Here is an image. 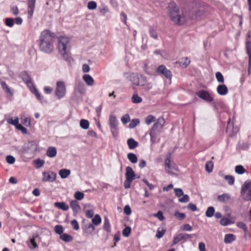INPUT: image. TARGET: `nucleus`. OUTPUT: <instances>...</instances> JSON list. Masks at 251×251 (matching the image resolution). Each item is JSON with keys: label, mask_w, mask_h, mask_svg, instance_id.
Instances as JSON below:
<instances>
[{"label": "nucleus", "mask_w": 251, "mask_h": 251, "mask_svg": "<svg viewBox=\"0 0 251 251\" xmlns=\"http://www.w3.org/2000/svg\"><path fill=\"white\" fill-rule=\"evenodd\" d=\"M195 234H189L187 233H179L174 237L173 245H176L181 241H186L188 239H191Z\"/></svg>", "instance_id": "nucleus-6"}, {"label": "nucleus", "mask_w": 251, "mask_h": 251, "mask_svg": "<svg viewBox=\"0 0 251 251\" xmlns=\"http://www.w3.org/2000/svg\"><path fill=\"white\" fill-rule=\"evenodd\" d=\"M83 79L88 86H92L94 84V80L90 75H84Z\"/></svg>", "instance_id": "nucleus-21"}, {"label": "nucleus", "mask_w": 251, "mask_h": 251, "mask_svg": "<svg viewBox=\"0 0 251 251\" xmlns=\"http://www.w3.org/2000/svg\"><path fill=\"white\" fill-rule=\"evenodd\" d=\"M57 153L55 147H50L47 151V155L50 157H54Z\"/></svg>", "instance_id": "nucleus-23"}, {"label": "nucleus", "mask_w": 251, "mask_h": 251, "mask_svg": "<svg viewBox=\"0 0 251 251\" xmlns=\"http://www.w3.org/2000/svg\"><path fill=\"white\" fill-rule=\"evenodd\" d=\"M131 228L129 226L126 227L123 230V235L126 237L129 236L131 232Z\"/></svg>", "instance_id": "nucleus-54"}, {"label": "nucleus", "mask_w": 251, "mask_h": 251, "mask_svg": "<svg viewBox=\"0 0 251 251\" xmlns=\"http://www.w3.org/2000/svg\"><path fill=\"white\" fill-rule=\"evenodd\" d=\"M70 170L66 169H61L59 172V174L62 178H67L70 175Z\"/></svg>", "instance_id": "nucleus-27"}, {"label": "nucleus", "mask_w": 251, "mask_h": 251, "mask_svg": "<svg viewBox=\"0 0 251 251\" xmlns=\"http://www.w3.org/2000/svg\"><path fill=\"white\" fill-rule=\"evenodd\" d=\"M54 205L55 207L58 208L59 209H62L64 211H67L69 209V207L68 205H67L64 202H55Z\"/></svg>", "instance_id": "nucleus-22"}, {"label": "nucleus", "mask_w": 251, "mask_h": 251, "mask_svg": "<svg viewBox=\"0 0 251 251\" xmlns=\"http://www.w3.org/2000/svg\"><path fill=\"white\" fill-rule=\"evenodd\" d=\"M103 228L107 232H110L111 231L110 224L106 217H105L104 220Z\"/></svg>", "instance_id": "nucleus-36"}, {"label": "nucleus", "mask_w": 251, "mask_h": 251, "mask_svg": "<svg viewBox=\"0 0 251 251\" xmlns=\"http://www.w3.org/2000/svg\"><path fill=\"white\" fill-rule=\"evenodd\" d=\"M243 200L245 201H251V188L249 190L248 194L243 197Z\"/></svg>", "instance_id": "nucleus-64"}, {"label": "nucleus", "mask_w": 251, "mask_h": 251, "mask_svg": "<svg viewBox=\"0 0 251 251\" xmlns=\"http://www.w3.org/2000/svg\"><path fill=\"white\" fill-rule=\"evenodd\" d=\"M109 124L110 128L118 127L117 121L115 116L113 115L109 116Z\"/></svg>", "instance_id": "nucleus-26"}, {"label": "nucleus", "mask_w": 251, "mask_h": 251, "mask_svg": "<svg viewBox=\"0 0 251 251\" xmlns=\"http://www.w3.org/2000/svg\"><path fill=\"white\" fill-rule=\"evenodd\" d=\"M127 144L129 149L133 150L138 146V143L133 138H129L127 140Z\"/></svg>", "instance_id": "nucleus-19"}, {"label": "nucleus", "mask_w": 251, "mask_h": 251, "mask_svg": "<svg viewBox=\"0 0 251 251\" xmlns=\"http://www.w3.org/2000/svg\"><path fill=\"white\" fill-rule=\"evenodd\" d=\"M37 144L35 141H32L28 142L25 145V150L29 153H34L37 150Z\"/></svg>", "instance_id": "nucleus-9"}, {"label": "nucleus", "mask_w": 251, "mask_h": 251, "mask_svg": "<svg viewBox=\"0 0 251 251\" xmlns=\"http://www.w3.org/2000/svg\"><path fill=\"white\" fill-rule=\"evenodd\" d=\"M230 195L228 193H224L221 195H219L217 197L218 201L223 203L227 202L230 200Z\"/></svg>", "instance_id": "nucleus-17"}, {"label": "nucleus", "mask_w": 251, "mask_h": 251, "mask_svg": "<svg viewBox=\"0 0 251 251\" xmlns=\"http://www.w3.org/2000/svg\"><path fill=\"white\" fill-rule=\"evenodd\" d=\"M166 229L164 228L162 229V230H161L158 229L156 233V237L158 239L162 238L166 233Z\"/></svg>", "instance_id": "nucleus-51"}, {"label": "nucleus", "mask_w": 251, "mask_h": 251, "mask_svg": "<svg viewBox=\"0 0 251 251\" xmlns=\"http://www.w3.org/2000/svg\"><path fill=\"white\" fill-rule=\"evenodd\" d=\"M0 84L2 88L4 91V92L7 93L9 94L10 96H13V93L11 91L10 88L9 87V86L7 85L6 82L4 81H0Z\"/></svg>", "instance_id": "nucleus-25"}, {"label": "nucleus", "mask_w": 251, "mask_h": 251, "mask_svg": "<svg viewBox=\"0 0 251 251\" xmlns=\"http://www.w3.org/2000/svg\"><path fill=\"white\" fill-rule=\"evenodd\" d=\"M56 96L58 99L63 98L66 93V88L65 83L62 81L56 82V87L55 91Z\"/></svg>", "instance_id": "nucleus-5"}, {"label": "nucleus", "mask_w": 251, "mask_h": 251, "mask_svg": "<svg viewBox=\"0 0 251 251\" xmlns=\"http://www.w3.org/2000/svg\"><path fill=\"white\" fill-rule=\"evenodd\" d=\"M180 229L183 231H190L192 230L193 228L189 224H185L181 226Z\"/></svg>", "instance_id": "nucleus-53"}, {"label": "nucleus", "mask_w": 251, "mask_h": 251, "mask_svg": "<svg viewBox=\"0 0 251 251\" xmlns=\"http://www.w3.org/2000/svg\"><path fill=\"white\" fill-rule=\"evenodd\" d=\"M203 13V8H201L199 10H198L195 13L194 15H193L191 18L192 19H197L199 17H200Z\"/></svg>", "instance_id": "nucleus-37"}, {"label": "nucleus", "mask_w": 251, "mask_h": 251, "mask_svg": "<svg viewBox=\"0 0 251 251\" xmlns=\"http://www.w3.org/2000/svg\"><path fill=\"white\" fill-rule=\"evenodd\" d=\"M70 206L72 208L73 213L76 215L78 211L80 210V206L78 202L76 200H74L71 201Z\"/></svg>", "instance_id": "nucleus-16"}, {"label": "nucleus", "mask_w": 251, "mask_h": 251, "mask_svg": "<svg viewBox=\"0 0 251 251\" xmlns=\"http://www.w3.org/2000/svg\"><path fill=\"white\" fill-rule=\"evenodd\" d=\"M60 238L65 242H70L73 240L72 236L67 233H63L60 236Z\"/></svg>", "instance_id": "nucleus-28"}, {"label": "nucleus", "mask_w": 251, "mask_h": 251, "mask_svg": "<svg viewBox=\"0 0 251 251\" xmlns=\"http://www.w3.org/2000/svg\"><path fill=\"white\" fill-rule=\"evenodd\" d=\"M165 124V120L162 117H159L153 124L150 131L151 140L153 143L156 141L157 138L160 135L161 129Z\"/></svg>", "instance_id": "nucleus-4"}, {"label": "nucleus", "mask_w": 251, "mask_h": 251, "mask_svg": "<svg viewBox=\"0 0 251 251\" xmlns=\"http://www.w3.org/2000/svg\"><path fill=\"white\" fill-rule=\"evenodd\" d=\"M237 226L239 228L242 229L245 232H248V229L247 225L242 222H238L236 224Z\"/></svg>", "instance_id": "nucleus-43"}, {"label": "nucleus", "mask_w": 251, "mask_h": 251, "mask_svg": "<svg viewBox=\"0 0 251 251\" xmlns=\"http://www.w3.org/2000/svg\"><path fill=\"white\" fill-rule=\"evenodd\" d=\"M216 78L218 82L223 83L224 82V78L221 72H218L215 74Z\"/></svg>", "instance_id": "nucleus-48"}, {"label": "nucleus", "mask_w": 251, "mask_h": 251, "mask_svg": "<svg viewBox=\"0 0 251 251\" xmlns=\"http://www.w3.org/2000/svg\"><path fill=\"white\" fill-rule=\"evenodd\" d=\"M235 220L233 218H231V220H229L227 218H223L220 221V224L223 226H227L234 224Z\"/></svg>", "instance_id": "nucleus-20"}, {"label": "nucleus", "mask_w": 251, "mask_h": 251, "mask_svg": "<svg viewBox=\"0 0 251 251\" xmlns=\"http://www.w3.org/2000/svg\"><path fill=\"white\" fill-rule=\"evenodd\" d=\"M149 32L151 38H153L155 40L158 39V35L156 29L154 27H153L152 26H150Z\"/></svg>", "instance_id": "nucleus-29"}, {"label": "nucleus", "mask_w": 251, "mask_h": 251, "mask_svg": "<svg viewBox=\"0 0 251 251\" xmlns=\"http://www.w3.org/2000/svg\"><path fill=\"white\" fill-rule=\"evenodd\" d=\"M7 122L8 124L13 125L16 127L19 124V118L18 117H16L14 120H13L12 118H9Z\"/></svg>", "instance_id": "nucleus-47"}, {"label": "nucleus", "mask_w": 251, "mask_h": 251, "mask_svg": "<svg viewBox=\"0 0 251 251\" xmlns=\"http://www.w3.org/2000/svg\"><path fill=\"white\" fill-rule=\"evenodd\" d=\"M196 95L201 99L210 102L213 100V98L208 92L205 90H201L196 93Z\"/></svg>", "instance_id": "nucleus-7"}, {"label": "nucleus", "mask_w": 251, "mask_h": 251, "mask_svg": "<svg viewBox=\"0 0 251 251\" xmlns=\"http://www.w3.org/2000/svg\"><path fill=\"white\" fill-rule=\"evenodd\" d=\"M21 122L26 126H29L31 125L30 119L29 117H25L24 119L21 118Z\"/></svg>", "instance_id": "nucleus-52"}, {"label": "nucleus", "mask_w": 251, "mask_h": 251, "mask_svg": "<svg viewBox=\"0 0 251 251\" xmlns=\"http://www.w3.org/2000/svg\"><path fill=\"white\" fill-rule=\"evenodd\" d=\"M31 91L35 94L36 98L40 100H41L43 99V97L41 95V94L39 93L38 91L37 90L35 87L31 86L30 88Z\"/></svg>", "instance_id": "nucleus-40"}, {"label": "nucleus", "mask_w": 251, "mask_h": 251, "mask_svg": "<svg viewBox=\"0 0 251 251\" xmlns=\"http://www.w3.org/2000/svg\"><path fill=\"white\" fill-rule=\"evenodd\" d=\"M80 126L82 128L87 129L89 128V122L87 120L81 119L80 121Z\"/></svg>", "instance_id": "nucleus-39"}, {"label": "nucleus", "mask_w": 251, "mask_h": 251, "mask_svg": "<svg viewBox=\"0 0 251 251\" xmlns=\"http://www.w3.org/2000/svg\"><path fill=\"white\" fill-rule=\"evenodd\" d=\"M174 216L177 218L179 220H182L184 219L186 216L183 213H180L179 212H176L174 214Z\"/></svg>", "instance_id": "nucleus-57"}, {"label": "nucleus", "mask_w": 251, "mask_h": 251, "mask_svg": "<svg viewBox=\"0 0 251 251\" xmlns=\"http://www.w3.org/2000/svg\"><path fill=\"white\" fill-rule=\"evenodd\" d=\"M213 167V163L211 161H209L206 162L205 164L206 171L208 173L212 172Z\"/></svg>", "instance_id": "nucleus-44"}, {"label": "nucleus", "mask_w": 251, "mask_h": 251, "mask_svg": "<svg viewBox=\"0 0 251 251\" xmlns=\"http://www.w3.org/2000/svg\"><path fill=\"white\" fill-rule=\"evenodd\" d=\"M140 123V120L138 119H132L129 124L128 126L130 128L135 127Z\"/></svg>", "instance_id": "nucleus-45"}, {"label": "nucleus", "mask_w": 251, "mask_h": 251, "mask_svg": "<svg viewBox=\"0 0 251 251\" xmlns=\"http://www.w3.org/2000/svg\"><path fill=\"white\" fill-rule=\"evenodd\" d=\"M169 13L171 20L176 24L182 25L185 22V17L182 11L175 3H171L169 6Z\"/></svg>", "instance_id": "nucleus-3"}, {"label": "nucleus", "mask_w": 251, "mask_h": 251, "mask_svg": "<svg viewBox=\"0 0 251 251\" xmlns=\"http://www.w3.org/2000/svg\"><path fill=\"white\" fill-rule=\"evenodd\" d=\"M87 7L90 10H94L97 8V3L95 1H89L87 5Z\"/></svg>", "instance_id": "nucleus-58"}, {"label": "nucleus", "mask_w": 251, "mask_h": 251, "mask_svg": "<svg viewBox=\"0 0 251 251\" xmlns=\"http://www.w3.org/2000/svg\"><path fill=\"white\" fill-rule=\"evenodd\" d=\"M127 158L128 159V160L132 163L135 164L138 161V159H137V157L136 155L133 153H131V152L127 154Z\"/></svg>", "instance_id": "nucleus-33"}, {"label": "nucleus", "mask_w": 251, "mask_h": 251, "mask_svg": "<svg viewBox=\"0 0 251 251\" xmlns=\"http://www.w3.org/2000/svg\"><path fill=\"white\" fill-rule=\"evenodd\" d=\"M138 81L139 82L138 86H143L147 82V78L143 75L139 74Z\"/></svg>", "instance_id": "nucleus-34"}, {"label": "nucleus", "mask_w": 251, "mask_h": 251, "mask_svg": "<svg viewBox=\"0 0 251 251\" xmlns=\"http://www.w3.org/2000/svg\"><path fill=\"white\" fill-rule=\"evenodd\" d=\"M217 91L220 95L224 96L227 94L228 88L226 85L221 84L218 86Z\"/></svg>", "instance_id": "nucleus-15"}, {"label": "nucleus", "mask_w": 251, "mask_h": 251, "mask_svg": "<svg viewBox=\"0 0 251 251\" xmlns=\"http://www.w3.org/2000/svg\"><path fill=\"white\" fill-rule=\"evenodd\" d=\"M225 179L228 181V184L232 185L234 184L235 179L233 176L230 175H226L224 177Z\"/></svg>", "instance_id": "nucleus-46"}, {"label": "nucleus", "mask_w": 251, "mask_h": 251, "mask_svg": "<svg viewBox=\"0 0 251 251\" xmlns=\"http://www.w3.org/2000/svg\"><path fill=\"white\" fill-rule=\"evenodd\" d=\"M36 0H27L28 6V18H31L32 17L35 6Z\"/></svg>", "instance_id": "nucleus-12"}, {"label": "nucleus", "mask_w": 251, "mask_h": 251, "mask_svg": "<svg viewBox=\"0 0 251 251\" xmlns=\"http://www.w3.org/2000/svg\"><path fill=\"white\" fill-rule=\"evenodd\" d=\"M20 76L28 87L31 88V86H33V84L31 82V79L27 72H22L20 74Z\"/></svg>", "instance_id": "nucleus-11"}, {"label": "nucleus", "mask_w": 251, "mask_h": 251, "mask_svg": "<svg viewBox=\"0 0 251 251\" xmlns=\"http://www.w3.org/2000/svg\"><path fill=\"white\" fill-rule=\"evenodd\" d=\"M215 213V208L213 206H209L205 212V216L208 218L213 217Z\"/></svg>", "instance_id": "nucleus-32"}, {"label": "nucleus", "mask_w": 251, "mask_h": 251, "mask_svg": "<svg viewBox=\"0 0 251 251\" xmlns=\"http://www.w3.org/2000/svg\"><path fill=\"white\" fill-rule=\"evenodd\" d=\"M235 171L238 174L242 175L246 172V170L242 165H238L235 167Z\"/></svg>", "instance_id": "nucleus-42"}, {"label": "nucleus", "mask_w": 251, "mask_h": 251, "mask_svg": "<svg viewBox=\"0 0 251 251\" xmlns=\"http://www.w3.org/2000/svg\"><path fill=\"white\" fill-rule=\"evenodd\" d=\"M139 74L133 75L131 77V81L135 85L138 86L139 82L138 81Z\"/></svg>", "instance_id": "nucleus-55"}, {"label": "nucleus", "mask_w": 251, "mask_h": 251, "mask_svg": "<svg viewBox=\"0 0 251 251\" xmlns=\"http://www.w3.org/2000/svg\"><path fill=\"white\" fill-rule=\"evenodd\" d=\"M251 187V180H247L243 184L241 189V196L243 198L244 196H246V192Z\"/></svg>", "instance_id": "nucleus-14"}, {"label": "nucleus", "mask_w": 251, "mask_h": 251, "mask_svg": "<svg viewBox=\"0 0 251 251\" xmlns=\"http://www.w3.org/2000/svg\"><path fill=\"white\" fill-rule=\"evenodd\" d=\"M55 34L48 30L43 31L39 38V48L41 51L47 53H51L53 50V37Z\"/></svg>", "instance_id": "nucleus-1"}, {"label": "nucleus", "mask_w": 251, "mask_h": 251, "mask_svg": "<svg viewBox=\"0 0 251 251\" xmlns=\"http://www.w3.org/2000/svg\"><path fill=\"white\" fill-rule=\"evenodd\" d=\"M54 231L57 234L61 235L63 234V227L61 225H56L54 226Z\"/></svg>", "instance_id": "nucleus-49"}, {"label": "nucleus", "mask_w": 251, "mask_h": 251, "mask_svg": "<svg viewBox=\"0 0 251 251\" xmlns=\"http://www.w3.org/2000/svg\"><path fill=\"white\" fill-rule=\"evenodd\" d=\"M84 195L82 192L76 191L74 195V197L77 200H81L84 198Z\"/></svg>", "instance_id": "nucleus-50"}, {"label": "nucleus", "mask_w": 251, "mask_h": 251, "mask_svg": "<svg viewBox=\"0 0 251 251\" xmlns=\"http://www.w3.org/2000/svg\"><path fill=\"white\" fill-rule=\"evenodd\" d=\"M178 201L182 203H186L189 201V197L188 195H183V197L179 198Z\"/></svg>", "instance_id": "nucleus-61"}, {"label": "nucleus", "mask_w": 251, "mask_h": 251, "mask_svg": "<svg viewBox=\"0 0 251 251\" xmlns=\"http://www.w3.org/2000/svg\"><path fill=\"white\" fill-rule=\"evenodd\" d=\"M83 229L85 230L86 232L91 233L95 229V228L93 226V224L89 223L84 226Z\"/></svg>", "instance_id": "nucleus-31"}, {"label": "nucleus", "mask_w": 251, "mask_h": 251, "mask_svg": "<svg viewBox=\"0 0 251 251\" xmlns=\"http://www.w3.org/2000/svg\"><path fill=\"white\" fill-rule=\"evenodd\" d=\"M16 128L17 129H18V130H19L21 131H22V132L23 133H24V134H26V133H27V129H26L25 127L24 126H23L22 125H21V124H19L17 125V126H16Z\"/></svg>", "instance_id": "nucleus-63"}, {"label": "nucleus", "mask_w": 251, "mask_h": 251, "mask_svg": "<svg viewBox=\"0 0 251 251\" xmlns=\"http://www.w3.org/2000/svg\"><path fill=\"white\" fill-rule=\"evenodd\" d=\"M155 118L152 115L148 116L146 119V123L148 125L155 121Z\"/></svg>", "instance_id": "nucleus-56"}, {"label": "nucleus", "mask_w": 251, "mask_h": 251, "mask_svg": "<svg viewBox=\"0 0 251 251\" xmlns=\"http://www.w3.org/2000/svg\"><path fill=\"white\" fill-rule=\"evenodd\" d=\"M75 90L80 94H83L85 92V86L82 82L77 83L75 86Z\"/></svg>", "instance_id": "nucleus-24"}, {"label": "nucleus", "mask_w": 251, "mask_h": 251, "mask_svg": "<svg viewBox=\"0 0 251 251\" xmlns=\"http://www.w3.org/2000/svg\"><path fill=\"white\" fill-rule=\"evenodd\" d=\"M92 222L93 225L97 226L101 222V219L99 214H96L92 219Z\"/></svg>", "instance_id": "nucleus-38"}, {"label": "nucleus", "mask_w": 251, "mask_h": 251, "mask_svg": "<svg viewBox=\"0 0 251 251\" xmlns=\"http://www.w3.org/2000/svg\"><path fill=\"white\" fill-rule=\"evenodd\" d=\"M156 72L163 75L168 79H171L172 76L171 72L168 70L166 67L163 65H160L156 68Z\"/></svg>", "instance_id": "nucleus-8"}, {"label": "nucleus", "mask_w": 251, "mask_h": 251, "mask_svg": "<svg viewBox=\"0 0 251 251\" xmlns=\"http://www.w3.org/2000/svg\"><path fill=\"white\" fill-rule=\"evenodd\" d=\"M179 62L182 67L185 68L190 64V60L187 57H183L180 59Z\"/></svg>", "instance_id": "nucleus-30"}, {"label": "nucleus", "mask_w": 251, "mask_h": 251, "mask_svg": "<svg viewBox=\"0 0 251 251\" xmlns=\"http://www.w3.org/2000/svg\"><path fill=\"white\" fill-rule=\"evenodd\" d=\"M130 121V117L128 114H125L121 118V121L124 124H126Z\"/></svg>", "instance_id": "nucleus-60"}, {"label": "nucleus", "mask_w": 251, "mask_h": 251, "mask_svg": "<svg viewBox=\"0 0 251 251\" xmlns=\"http://www.w3.org/2000/svg\"><path fill=\"white\" fill-rule=\"evenodd\" d=\"M125 176L126 179L133 181L136 178V175L133 169L130 167H127L126 169Z\"/></svg>", "instance_id": "nucleus-13"}, {"label": "nucleus", "mask_w": 251, "mask_h": 251, "mask_svg": "<svg viewBox=\"0 0 251 251\" xmlns=\"http://www.w3.org/2000/svg\"><path fill=\"white\" fill-rule=\"evenodd\" d=\"M131 100L134 103H139L142 102V99L137 93H134L131 98Z\"/></svg>", "instance_id": "nucleus-35"}, {"label": "nucleus", "mask_w": 251, "mask_h": 251, "mask_svg": "<svg viewBox=\"0 0 251 251\" xmlns=\"http://www.w3.org/2000/svg\"><path fill=\"white\" fill-rule=\"evenodd\" d=\"M34 162L36 165V168H39L41 167L45 163V161L43 160H41L40 159L35 160Z\"/></svg>", "instance_id": "nucleus-62"}, {"label": "nucleus", "mask_w": 251, "mask_h": 251, "mask_svg": "<svg viewBox=\"0 0 251 251\" xmlns=\"http://www.w3.org/2000/svg\"><path fill=\"white\" fill-rule=\"evenodd\" d=\"M5 24L9 27H12L14 25V19L11 18H6Z\"/></svg>", "instance_id": "nucleus-59"}, {"label": "nucleus", "mask_w": 251, "mask_h": 251, "mask_svg": "<svg viewBox=\"0 0 251 251\" xmlns=\"http://www.w3.org/2000/svg\"><path fill=\"white\" fill-rule=\"evenodd\" d=\"M43 175L44 181L53 182L56 178V174L52 172H44Z\"/></svg>", "instance_id": "nucleus-10"}, {"label": "nucleus", "mask_w": 251, "mask_h": 251, "mask_svg": "<svg viewBox=\"0 0 251 251\" xmlns=\"http://www.w3.org/2000/svg\"><path fill=\"white\" fill-rule=\"evenodd\" d=\"M165 167H166V170L168 172V173H170V172L169 171H168V169H175V166H172L171 164V160H170V159L169 158H167L165 159Z\"/></svg>", "instance_id": "nucleus-41"}, {"label": "nucleus", "mask_w": 251, "mask_h": 251, "mask_svg": "<svg viewBox=\"0 0 251 251\" xmlns=\"http://www.w3.org/2000/svg\"><path fill=\"white\" fill-rule=\"evenodd\" d=\"M236 240V236L233 234H226L225 236L224 242L230 244Z\"/></svg>", "instance_id": "nucleus-18"}, {"label": "nucleus", "mask_w": 251, "mask_h": 251, "mask_svg": "<svg viewBox=\"0 0 251 251\" xmlns=\"http://www.w3.org/2000/svg\"><path fill=\"white\" fill-rule=\"evenodd\" d=\"M70 48V40L68 37H60L58 39V49L64 59L70 62L72 58L69 55Z\"/></svg>", "instance_id": "nucleus-2"}]
</instances>
